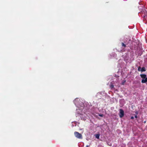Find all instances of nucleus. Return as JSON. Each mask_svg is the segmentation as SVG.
<instances>
[{
  "mask_svg": "<svg viewBox=\"0 0 147 147\" xmlns=\"http://www.w3.org/2000/svg\"><path fill=\"white\" fill-rule=\"evenodd\" d=\"M140 76L142 78L141 82L142 83H144L147 82V77L146 75L141 74Z\"/></svg>",
  "mask_w": 147,
  "mask_h": 147,
  "instance_id": "f257e3e1",
  "label": "nucleus"
},
{
  "mask_svg": "<svg viewBox=\"0 0 147 147\" xmlns=\"http://www.w3.org/2000/svg\"><path fill=\"white\" fill-rule=\"evenodd\" d=\"M74 134L75 137L77 138L80 139L82 138V135L78 132L76 131L74 132Z\"/></svg>",
  "mask_w": 147,
  "mask_h": 147,
  "instance_id": "f03ea898",
  "label": "nucleus"
},
{
  "mask_svg": "<svg viewBox=\"0 0 147 147\" xmlns=\"http://www.w3.org/2000/svg\"><path fill=\"white\" fill-rule=\"evenodd\" d=\"M119 116L120 118H122L124 115V112L123 111L122 109L119 110Z\"/></svg>",
  "mask_w": 147,
  "mask_h": 147,
  "instance_id": "7ed1b4c3",
  "label": "nucleus"
},
{
  "mask_svg": "<svg viewBox=\"0 0 147 147\" xmlns=\"http://www.w3.org/2000/svg\"><path fill=\"white\" fill-rule=\"evenodd\" d=\"M141 71H146V69H145V67H143L141 69Z\"/></svg>",
  "mask_w": 147,
  "mask_h": 147,
  "instance_id": "20e7f679",
  "label": "nucleus"
},
{
  "mask_svg": "<svg viewBox=\"0 0 147 147\" xmlns=\"http://www.w3.org/2000/svg\"><path fill=\"white\" fill-rule=\"evenodd\" d=\"M95 137L97 139H99V134H96L95 135Z\"/></svg>",
  "mask_w": 147,
  "mask_h": 147,
  "instance_id": "39448f33",
  "label": "nucleus"
},
{
  "mask_svg": "<svg viewBox=\"0 0 147 147\" xmlns=\"http://www.w3.org/2000/svg\"><path fill=\"white\" fill-rule=\"evenodd\" d=\"M141 68L140 67H138V70L139 71H141Z\"/></svg>",
  "mask_w": 147,
  "mask_h": 147,
  "instance_id": "423d86ee",
  "label": "nucleus"
},
{
  "mask_svg": "<svg viewBox=\"0 0 147 147\" xmlns=\"http://www.w3.org/2000/svg\"><path fill=\"white\" fill-rule=\"evenodd\" d=\"M122 46L125 47V45L123 43H122Z\"/></svg>",
  "mask_w": 147,
  "mask_h": 147,
  "instance_id": "0eeeda50",
  "label": "nucleus"
},
{
  "mask_svg": "<svg viewBox=\"0 0 147 147\" xmlns=\"http://www.w3.org/2000/svg\"><path fill=\"white\" fill-rule=\"evenodd\" d=\"M110 87L111 88H113L114 87V86L113 85H111Z\"/></svg>",
  "mask_w": 147,
  "mask_h": 147,
  "instance_id": "6e6552de",
  "label": "nucleus"
},
{
  "mask_svg": "<svg viewBox=\"0 0 147 147\" xmlns=\"http://www.w3.org/2000/svg\"><path fill=\"white\" fill-rule=\"evenodd\" d=\"M131 119H133L134 118V117H131Z\"/></svg>",
  "mask_w": 147,
  "mask_h": 147,
  "instance_id": "1a4fd4ad",
  "label": "nucleus"
},
{
  "mask_svg": "<svg viewBox=\"0 0 147 147\" xmlns=\"http://www.w3.org/2000/svg\"><path fill=\"white\" fill-rule=\"evenodd\" d=\"M135 117L136 118H137V116L136 115H135Z\"/></svg>",
  "mask_w": 147,
  "mask_h": 147,
  "instance_id": "9d476101",
  "label": "nucleus"
},
{
  "mask_svg": "<svg viewBox=\"0 0 147 147\" xmlns=\"http://www.w3.org/2000/svg\"><path fill=\"white\" fill-rule=\"evenodd\" d=\"M100 116H102V115H100Z\"/></svg>",
  "mask_w": 147,
  "mask_h": 147,
  "instance_id": "9b49d317",
  "label": "nucleus"
},
{
  "mask_svg": "<svg viewBox=\"0 0 147 147\" xmlns=\"http://www.w3.org/2000/svg\"><path fill=\"white\" fill-rule=\"evenodd\" d=\"M86 147H88V146H87Z\"/></svg>",
  "mask_w": 147,
  "mask_h": 147,
  "instance_id": "f8f14e48",
  "label": "nucleus"
}]
</instances>
